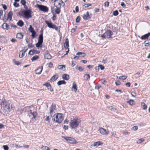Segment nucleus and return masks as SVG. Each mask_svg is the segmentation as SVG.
I'll return each instance as SVG.
<instances>
[{
    "instance_id": "2",
    "label": "nucleus",
    "mask_w": 150,
    "mask_h": 150,
    "mask_svg": "<svg viewBox=\"0 0 150 150\" xmlns=\"http://www.w3.org/2000/svg\"><path fill=\"white\" fill-rule=\"evenodd\" d=\"M32 11L30 8L28 10L23 9L19 15L26 19H28L32 17Z\"/></svg>"
},
{
    "instance_id": "13",
    "label": "nucleus",
    "mask_w": 150,
    "mask_h": 150,
    "mask_svg": "<svg viewBox=\"0 0 150 150\" xmlns=\"http://www.w3.org/2000/svg\"><path fill=\"white\" fill-rule=\"evenodd\" d=\"M13 15V13L12 11H9L7 14V18L6 19V21H7L8 19H9L10 21L11 20L12 18V17Z\"/></svg>"
},
{
    "instance_id": "18",
    "label": "nucleus",
    "mask_w": 150,
    "mask_h": 150,
    "mask_svg": "<svg viewBox=\"0 0 150 150\" xmlns=\"http://www.w3.org/2000/svg\"><path fill=\"white\" fill-rule=\"evenodd\" d=\"M64 46L66 50L69 48V40L68 38H67L65 40V41L64 44Z\"/></svg>"
},
{
    "instance_id": "39",
    "label": "nucleus",
    "mask_w": 150,
    "mask_h": 150,
    "mask_svg": "<svg viewBox=\"0 0 150 150\" xmlns=\"http://www.w3.org/2000/svg\"><path fill=\"white\" fill-rule=\"evenodd\" d=\"M40 52V51L39 50H32V54H39Z\"/></svg>"
},
{
    "instance_id": "10",
    "label": "nucleus",
    "mask_w": 150,
    "mask_h": 150,
    "mask_svg": "<svg viewBox=\"0 0 150 150\" xmlns=\"http://www.w3.org/2000/svg\"><path fill=\"white\" fill-rule=\"evenodd\" d=\"M56 106L55 104H52L50 107V114L51 115L55 112L54 111L56 110Z\"/></svg>"
},
{
    "instance_id": "38",
    "label": "nucleus",
    "mask_w": 150,
    "mask_h": 150,
    "mask_svg": "<svg viewBox=\"0 0 150 150\" xmlns=\"http://www.w3.org/2000/svg\"><path fill=\"white\" fill-rule=\"evenodd\" d=\"M32 33V35H31L32 38H35L36 36V32L34 31L31 33Z\"/></svg>"
},
{
    "instance_id": "55",
    "label": "nucleus",
    "mask_w": 150,
    "mask_h": 150,
    "mask_svg": "<svg viewBox=\"0 0 150 150\" xmlns=\"http://www.w3.org/2000/svg\"><path fill=\"white\" fill-rule=\"evenodd\" d=\"M138 129V127L137 126H134L132 128V129H133L134 131H136Z\"/></svg>"
},
{
    "instance_id": "12",
    "label": "nucleus",
    "mask_w": 150,
    "mask_h": 150,
    "mask_svg": "<svg viewBox=\"0 0 150 150\" xmlns=\"http://www.w3.org/2000/svg\"><path fill=\"white\" fill-rule=\"evenodd\" d=\"M44 58L47 59H50L52 58V57L50 54L49 53L48 51L45 52L44 55Z\"/></svg>"
},
{
    "instance_id": "27",
    "label": "nucleus",
    "mask_w": 150,
    "mask_h": 150,
    "mask_svg": "<svg viewBox=\"0 0 150 150\" xmlns=\"http://www.w3.org/2000/svg\"><path fill=\"white\" fill-rule=\"evenodd\" d=\"M6 41L5 36H0V42L2 43H4Z\"/></svg>"
},
{
    "instance_id": "26",
    "label": "nucleus",
    "mask_w": 150,
    "mask_h": 150,
    "mask_svg": "<svg viewBox=\"0 0 150 150\" xmlns=\"http://www.w3.org/2000/svg\"><path fill=\"white\" fill-rule=\"evenodd\" d=\"M66 83V82L64 80H60L58 81L57 83V84L58 86H60L62 84H65Z\"/></svg>"
},
{
    "instance_id": "49",
    "label": "nucleus",
    "mask_w": 150,
    "mask_h": 150,
    "mask_svg": "<svg viewBox=\"0 0 150 150\" xmlns=\"http://www.w3.org/2000/svg\"><path fill=\"white\" fill-rule=\"evenodd\" d=\"M101 87V86H100L99 84H97L95 86V89H96L98 90L99 89V88Z\"/></svg>"
},
{
    "instance_id": "22",
    "label": "nucleus",
    "mask_w": 150,
    "mask_h": 150,
    "mask_svg": "<svg viewBox=\"0 0 150 150\" xmlns=\"http://www.w3.org/2000/svg\"><path fill=\"white\" fill-rule=\"evenodd\" d=\"M74 89V91L76 92L77 91V86L75 82H74L72 88V89Z\"/></svg>"
},
{
    "instance_id": "63",
    "label": "nucleus",
    "mask_w": 150,
    "mask_h": 150,
    "mask_svg": "<svg viewBox=\"0 0 150 150\" xmlns=\"http://www.w3.org/2000/svg\"><path fill=\"white\" fill-rule=\"evenodd\" d=\"M102 83L104 84H105L107 83V81L104 79H102L101 80Z\"/></svg>"
},
{
    "instance_id": "43",
    "label": "nucleus",
    "mask_w": 150,
    "mask_h": 150,
    "mask_svg": "<svg viewBox=\"0 0 150 150\" xmlns=\"http://www.w3.org/2000/svg\"><path fill=\"white\" fill-rule=\"evenodd\" d=\"M134 102V101L133 100L130 99L127 102V103H128L130 105H133Z\"/></svg>"
},
{
    "instance_id": "41",
    "label": "nucleus",
    "mask_w": 150,
    "mask_h": 150,
    "mask_svg": "<svg viewBox=\"0 0 150 150\" xmlns=\"http://www.w3.org/2000/svg\"><path fill=\"white\" fill-rule=\"evenodd\" d=\"M108 108L112 111H115L116 110L115 108L113 107L112 106H110L108 107Z\"/></svg>"
},
{
    "instance_id": "7",
    "label": "nucleus",
    "mask_w": 150,
    "mask_h": 150,
    "mask_svg": "<svg viewBox=\"0 0 150 150\" xmlns=\"http://www.w3.org/2000/svg\"><path fill=\"white\" fill-rule=\"evenodd\" d=\"M62 137L70 144H76L78 143V142L74 138L64 136H62Z\"/></svg>"
},
{
    "instance_id": "1",
    "label": "nucleus",
    "mask_w": 150,
    "mask_h": 150,
    "mask_svg": "<svg viewBox=\"0 0 150 150\" xmlns=\"http://www.w3.org/2000/svg\"><path fill=\"white\" fill-rule=\"evenodd\" d=\"M13 108L12 105L6 102L4 98L0 99V109L3 113L5 114L9 112Z\"/></svg>"
},
{
    "instance_id": "19",
    "label": "nucleus",
    "mask_w": 150,
    "mask_h": 150,
    "mask_svg": "<svg viewBox=\"0 0 150 150\" xmlns=\"http://www.w3.org/2000/svg\"><path fill=\"white\" fill-rule=\"evenodd\" d=\"M3 28L4 29L8 30L10 29L9 25L6 23H4L2 25Z\"/></svg>"
},
{
    "instance_id": "50",
    "label": "nucleus",
    "mask_w": 150,
    "mask_h": 150,
    "mask_svg": "<svg viewBox=\"0 0 150 150\" xmlns=\"http://www.w3.org/2000/svg\"><path fill=\"white\" fill-rule=\"evenodd\" d=\"M92 5L91 4H85L84 5H83V6L85 8H87L89 6H91Z\"/></svg>"
},
{
    "instance_id": "44",
    "label": "nucleus",
    "mask_w": 150,
    "mask_h": 150,
    "mask_svg": "<svg viewBox=\"0 0 150 150\" xmlns=\"http://www.w3.org/2000/svg\"><path fill=\"white\" fill-rule=\"evenodd\" d=\"M80 20V16H78L76 18V22L77 23H78L79 22Z\"/></svg>"
},
{
    "instance_id": "46",
    "label": "nucleus",
    "mask_w": 150,
    "mask_h": 150,
    "mask_svg": "<svg viewBox=\"0 0 150 150\" xmlns=\"http://www.w3.org/2000/svg\"><path fill=\"white\" fill-rule=\"evenodd\" d=\"M21 55L20 54L21 53H19V57L20 58H22L24 56L25 54V53H24V52H21Z\"/></svg>"
},
{
    "instance_id": "14",
    "label": "nucleus",
    "mask_w": 150,
    "mask_h": 150,
    "mask_svg": "<svg viewBox=\"0 0 150 150\" xmlns=\"http://www.w3.org/2000/svg\"><path fill=\"white\" fill-rule=\"evenodd\" d=\"M43 69V66L39 67L35 70V73L37 74H41Z\"/></svg>"
},
{
    "instance_id": "17",
    "label": "nucleus",
    "mask_w": 150,
    "mask_h": 150,
    "mask_svg": "<svg viewBox=\"0 0 150 150\" xmlns=\"http://www.w3.org/2000/svg\"><path fill=\"white\" fill-rule=\"evenodd\" d=\"M82 17L84 20H87L88 19H90L91 18V17L89 15V13L88 11L86 12V14H84Z\"/></svg>"
},
{
    "instance_id": "48",
    "label": "nucleus",
    "mask_w": 150,
    "mask_h": 150,
    "mask_svg": "<svg viewBox=\"0 0 150 150\" xmlns=\"http://www.w3.org/2000/svg\"><path fill=\"white\" fill-rule=\"evenodd\" d=\"M47 89L48 90H49L50 91L52 92L53 91V88L51 85V84L50 85V86H49L47 88Z\"/></svg>"
},
{
    "instance_id": "32",
    "label": "nucleus",
    "mask_w": 150,
    "mask_h": 150,
    "mask_svg": "<svg viewBox=\"0 0 150 150\" xmlns=\"http://www.w3.org/2000/svg\"><path fill=\"white\" fill-rule=\"evenodd\" d=\"M84 77L85 80L89 81L90 79V75L89 74H86L84 75Z\"/></svg>"
},
{
    "instance_id": "28",
    "label": "nucleus",
    "mask_w": 150,
    "mask_h": 150,
    "mask_svg": "<svg viewBox=\"0 0 150 150\" xmlns=\"http://www.w3.org/2000/svg\"><path fill=\"white\" fill-rule=\"evenodd\" d=\"M93 146H98L101 145L103 144V143H101L100 141H98L96 142H95L93 143Z\"/></svg>"
},
{
    "instance_id": "45",
    "label": "nucleus",
    "mask_w": 150,
    "mask_h": 150,
    "mask_svg": "<svg viewBox=\"0 0 150 150\" xmlns=\"http://www.w3.org/2000/svg\"><path fill=\"white\" fill-rule=\"evenodd\" d=\"M46 118L45 119V120L46 122H47L48 123H50V118H49V116H47V115L46 116Z\"/></svg>"
},
{
    "instance_id": "31",
    "label": "nucleus",
    "mask_w": 150,
    "mask_h": 150,
    "mask_svg": "<svg viewBox=\"0 0 150 150\" xmlns=\"http://www.w3.org/2000/svg\"><path fill=\"white\" fill-rule=\"evenodd\" d=\"M141 105L142 106V108L143 110H146L147 108V106L145 104L144 102H141Z\"/></svg>"
},
{
    "instance_id": "42",
    "label": "nucleus",
    "mask_w": 150,
    "mask_h": 150,
    "mask_svg": "<svg viewBox=\"0 0 150 150\" xmlns=\"http://www.w3.org/2000/svg\"><path fill=\"white\" fill-rule=\"evenodd\" d=\"M28 50V48L27 47H24V48L23 50L21 51L20 52V53H21L22 52H24V53H25V52H26V51H27Z\"/></svg>"
},
{
    "instance_id": "62",
    "label": "nucleus",
    "mask_w": 150,
    "mask_h": 150,
    "mask_svg": "<svg viewBox=\"0 0 150 150\" xmlns=\"http://www.w3.org/2000/svg\"><path fill=\"white\" fill-rule=\"evenodd\" d=\"M2 6L3 8H4V10H5L7 9V7L6 6L5 4H2Z\"/></svg>"
},
{
    "instance_id": "9",
    "label": "nucleus",
    "mask_w": 150,
    "mask_h": 150,
    "mask_svg": "<svg viewBox=\"0 0 150 150\" xmlns=\"http://www.w3.org/2000/svg\"><path fill=\"white\" fill-rule=\"evenodd\" d=\"M28 114L29 117H30L32 115L33 116V118L35 119L38 115V113L36 111H33L31 110H30L28 111Z\"/></svg>"
},
{
    "instance_id": "57",
    "label": "nucleus",
    "mask_w": 150,
    "mask_h": 150,
    "mask_svg": "<svg viewBox=\"0 0 150 150\" xmlns=\"http://www.w3.org/2000/svg\"><path fill=\"white\" fill-rule=\"evenodd\" d=\"M3 147L4 150H8L9 149L7 145H4L3 146Z\"/></svg>"
},
{
    "instance_id": "29",
    "label": "nucleus",
    "mask_w": 150,
    "mask_h": 150,
    "mask_svg": "<svg viewBox=\"0 0 150 150\" xmlns=\"http://www.w3.org/2000/svg\"><path fill=\"white\" fill-rule=\"evenodd\" d=\"M144 43L145 44V46L146 47H148L150 45V38L149 40L148 41L145 40L144 42Z\"/></svg>"
},
{
    "instance_id": "5",
    "label": "nucleus",
    "mask_w": 150,
    "mask_h": 150,
    "mask_svg": "<svg viewBox=\"0 0 150 150\" xmlns=\"http://www.w3.org/2000/svg\"><path fill=\"white\" fill-rule=\"evenodd\" d=\"M62 114L60 113H57L55 114L53 116V117L55 116V118L56 119V122L59 124L61 123L63 120L64 118L62 116Z\"/></svg>"
},
{
    "instance_id": "51",
    "label": "nucleus",
    "mask_w": 150,
    "mask_h": 150,
    "mask_svg": "<svg viewBox=\"0 0 150 150\" xmlns=\"http://www.w3.org/2000/svg\"><path fill=\"white\" fill-rule=\"evenodd\" d=\"M28 47L29 48H31L34 47V45H33L32 43H29L28 45Z\"/></svg>"
},
{
    "instance_id": "16",
    "label": "nucleus",
    "mask_w": 150,
    "mask_h": 150,
    "mask_svg": "<svg viewBox=\"0 0 150 150\" xmlns=\"http://www.w3.org/2000/svg\"><path fill=\"white\" fill-rule=\"evenodd\" d=\"M150 36V32L148 33H147L146 34H145L143 35H142L141 38L142 40H146V39H148L149 37Z\"/></svg>"
},
{
    "instance_id": "54",
    "label": "nucleus",
    "mask_w": 150,
    "mask_h": 150,
    "mask_svg": "<svg viewBox=\"0 0 150 150\" xmlns=\"http://www.w3.org/2000/svg\"><path fill=\"white\" fill-rule=\"evenodd\" d=\"M76 69H78L80 71H82L84 69L81 67H78V68H76Z\"/></svg>"
},
{
    "instance_id": "11",
    "label": "nucleus",
    "mask_w": 150,
    "mask_h": 150,
    "mask_svg": "<svg viewBox=\"0 0 150 150\" xmlns=\"http://www.w3.org/2000/svg\"><path fill=\"white\" fill-rule=\"evenodd\" d=\"M98 130L101 134L103 135H107L109 133L108 130L106 131L103 128H100Z\"/></svg>"
},
{
    "instance_id": "23",
    "label": "nucleus",
    "mask_w": 150,
    "mask_h": 150,
    "mask_svg": "<svg viewBox=\"0 0 150 150\" xmlns=\"http://www.w3.org/2000/svg\"><path fill=\"white\" fill-rule=\"evenodd\" d=\"M17 25L20 27H22L23 26L24 23L22 20H20L17 23Z\"/></svg>"
},
{
    "instance_id": "20",
    "label": "nucleus",
    "mask_w": 150,
    "mask_h": 150,
    "mask_svg": "<svg viewBox=\"0 0 150 150\" xmlns=\"http://www.w3.org/2000/svg\"><path fill=\"white\" fill-rule=\"evenodd\" d=\"M76 55H79V57H85L86 54L84 52H77Z\"/></svg>"
},
{
    "instance_id": "60",
    "label": "nucleus",
    "mask_w": 150,
    "mask_h": 150,
    "mask_svg": "<svg viewBox=\"0 0 150 150\" xmlns=\"http://www.w3.org/2000/svg\"><path fill=\"white\" fill-rule=\"evenodd\" d=\"M29 106H28V107L27 106L26 107H24L23 108V111H24L25 112H26L27 111V110L29 109Z\"/></svg>"
},
{
    "instance_id": "47",
    "label": "nucleus",
    "mask_w": 150,
    "mask_h": 150,
    "mask_svg": "<svg viewBox=\"0 0 150 150\" xmlns=\"http://www.w3.org/2000/svg\"><path fill=\"white\" fill-rule=\"evenodd\" d=\"M13 5L15 7H18L19 6V4L16 2H15L13 3Z\"/></svg>"
},
{
    "instance_id": "33",
    "label": "nucleus",
    "mask_w": 150,
    "mask_h": 150,
    "mask_svg": "<svg viewBox=\"0 0 150 150\" xmlns=\"http://www.w3.org/2000/svg\"><path fill=\"white\" fill-rule=\"evenodd\" d=\"M39 58V56L36 55H35L32 57V58L31 59V60L32 61H34L38 59Z\"/></svg>"
},
{
    "instance_id": "64",
    "label": "nucleus",
    "mask_w": 150,
    "mask_h": 150,
    "mask_svg": "<svg viewBox=\"0 0 150 150\" xmlns=\"http://www.w3.org/2000/svg\"><path fill=\"white\" fill-rule=\"evenodd\" d=\"M109 2L108 1H106L104 3V6L105 7H108L109 6Z\"/></svg>"
},
{
    "instance_id": "24",
    "label": "nucleus",
    "mask_w": 150,
    "mask_h": 150,
    "mask_svg": "<svg viewBox=\"0 0 150 150\" xmlns=\"http://www.w3.org/2000/svg\"><path fill=\"white\" fill-rule=\"evenodd\" d=\"M43 42L38 41V42L36 44V47L37 48L42 47Z\"/></svg>"
},
{
    "instance_id": "52",
    "label": "nucleus",
    "mask_w": 150,
    "mask_h": 150,
    "mask_svg": "<svg viewBox=\"0 0 150 150\" xmlns=\"http://www.w3.org/2000/svg\"><path fill=\"white\" fill-rule=\"evenodd\" d=\"M98 66L99 68H100L101 70H103L105 68L104 66L102 65H99Z\"/></svg>"
},
{
    "instance_id": "36",
    "label": "nucleus",
    "mask_w": 150,
    "mask_h": 150,
    "mask_svg": "<svg viewBox=\"0 0 150 150\" xmlns=\"http://www.w3.org/2000/svg\"><path fill=\"white\" fill-rule=\"evenodd\" d=\"M28 30L31 33L35 31L31 25H30L29 27L28 28Z\"/></svg>"
},
{
    "instance_id": "37",
    "label": "nucleus",
    "mask_w": 150,
    "mask_h": 150,
    "mask_svg": "<svg viewBox=\"0 0 150 150\" xmlns=\"http://www.w3.org/2000/svg\"><path fill=\"white\" fill-rule=\"evenodd\" d=\"M112 14L115 16H117L119 14L118 11L117 10H116L113 11L112 12Z\"/></svg>"
},
{
    "instance_id": "56",
    "label": "nucleus",
    "mask_w": 150,
    "mask_h": 150,
    "mask_svg": "<svg viewBox=\"0 0 150 150\" xmlns=\"http://www.w3.org/2000/svg\"><path fill=\"white\" fill-rule=\"evenodd\" d=\"M56 15L55 14H53V16L52 17V20L53 21H55L56 19Z\"/></svg>"
},
{
    "instance_id": "8",
    "label": "nucleus",
    "mask_w": 150,
    "mask_h": 150,
    "mask_svg": "<svg viewBox=\"0 0 150 150\" xmlns=\"http://www.w3.org/2000/svg\"><path fill=\"white\" fill-rule=\"evenodd\" d=\"M45 22L49 28L54 29L55 30L57 31L58 27L55 25L53 24L51 22H49L47 21H45Z\"/></svg>"
},
{
    "instance_id": "61",
    "label": "nucleus",
    "mask_w": 150,
    "mask_h": 150,
    "mask_svg": "<svg viewBox=\"0 0 150 150\" xmlns=\"http://www.w3.org/2000/svg\"><path fill=\"white\" fill-rule=\"evenodd\" d=\"M6 19V13H5L4 15V16L3 17L2 20L4 22H6L7 21H6L5 20Z\"/></svg>"
},
{
    "instance_id": "30",
    "label": "nucleus",
    "mask_w": 150,
    "mask_h": 150,
    "mask_svg": "<svg viewBox=\"0 0 150 150\" xmlns=\"http://www.w3.org/2000/svg\"><path fill=\"white\" fill-rule=\"evenodd\" d=\"M43 35L42 34H40L39 35L38 41L43 42Z\"/></svg>"
},
{
    "instance_id": "40",
    "label": "nucleus",
    "mask_w": 150,
    "mask_h": 150,
    "mask_svg": "<svg viewBox=\"0 0 150 150\" xmlns=\"http://www.w3.org/2000/svg\"><path fill=\"white\" fill-rule=\"evenodd\" d=\"M61 8H57L55 10V12L56 14H59L60 13V9Z\"/></svg>"
},
{
    "instance_id": "21",
    "label": "nucleus",
    "mask_w": 150,
    "mask_h": 150,
    "mask_svg": "<svg viewBox=\"0 0 150 150\" xmlns=\"http://www.w3.org/2000/svg\"><path fill=\"white\" fill-rule=\"evenodd\" d=\"M62 78L64 79L67 81L69 79V76L67 74H64L62 76Z\"/></svg>"
},
{
    "instance_id": "6",
    "label": "nucleus",
    "mask_w": 150,
    "mask_h": 150,
    "mask_svg": "<svg viewBox=\"0 0 150 150\" xmlns=\"http://www.w3.org/2000/svg\"><path fill=\"white\" fill-rule=\"evenodd\" d=\"M35 7L38 8L40 11L44 12H47L49 10L48 8L46 6L37 4Z\"/></svg>"
},
{
    "instance_id": "35",
    "label": "nucleus",
    "mask_w": 150,
    "mask_h": 150,
    "mask_svg": "<svg viewBox=\"0 0 150 150\" xmlns=\"http://www.w3.org/2000/svg\"><path fill=\"white\" fill-rule=\"evenodd\" d=\"M127 77L126 76L123 75L119 76L118 78L122 80H124L126 79L127 78Z\"/></svg>"
},
{
    "instance_id": "4",
    "label": "nucleus",
    "mask_w": 150,
    "mask_h": 150,
    "mask_svg": "<svg viewBox=\"0 0 150 150\" xmlns=\"http://www.w3.org/2000/svg\"><path fill=\"white\" fill-rule=\"evenodd\" d=\"M80 122L78 121L77 118H75L71 120L70 122V125L72 128L75 129L79 126Z\"/></svg>"
},
{
    "instance_id": "53",
    "label": "nucleus",
    "mask_w": 150,
    "mask_h": 150,
    "mask_svg": "<svg viewBox=\"0 0 150 150\" xmlns=\"http://www.w3.org/2000/svg\"><path fill=\"white\" fill-rule=\"evenodd\" d=\"M14 146H15L18 149H20V148H22L23 147V146H20V145H18V144H14Z\"/></svg>"
},
{
    "instance_id": "3",
    "label": "nucleus",
    "mask_w": 150,
    "mask_h": 150,
    "mask_svg": "<svg viewBox=\"0 0 150 150\" xmlns=\"http://www.w3.org/2000/svg\"><path fill=\"white\" fill-rule=\"evenodd\" d=\"M113 34V32L111 30H108L101 35V37L103 39H112V36Z\"/></svg>"
},
{
    "instance_id": "59",
    "label": "nucleus",
    "mask_w": 150,
    "mask_h": 150,
    "mask_svg": "<svg viewBox=\"0 0 150 150\" xmlns=\"http://www.w3.org/2000/svg\"><path fill=\"white\" fill-rule=\"evenodd\" d=\"M21 3L22 5H23L26 4V2L25 0H21Z\"/></svg>"
},
{
    "instance_id": "34",
    "label": "nucleus",
    "mask_w": 150,
    "mask_h": 150,
    "mask_svg": "<svg viewBox=\"0 0 150 150\" xmlns=\"http://www.w3.org/2000/svg\"><path fill=\"white\" fill-rule=\"evenodd\" d=\"M58 69L60 70H62V69L63 68L64 69L65 68V66L64 65H59V66H58L57 67Z\"/></svg>"
},
{
    "instance_id": "58",
    "label": "nucleus",
    "mask_w": 150,
    "mask_h": 150,
    "mask_svg": "<svg viewBox=\"0 0 150 150\" xmlns=\"http://www.w3.org/2000/svg\"><path fill=\"white\" fill-rule=\"evenodd\" d=\"M50 83L48 82L46 83H45L44 84H43V86H45L46 87H47V88L49 86H50Z\"/></svg>"
},
{
    "instance_id": "15",
    "label": "nucleus",
    "mask_w": 150,
    "mask_h": 150,
    "mask_svg": "<svg viewBox=\"0 0 150 150\" xmlns=\"http://www.w3.org/2000/svg\"><path fill=\"white\" fill-rule=\"evenodd\" d=\"M58 78V74H56L51 78L50 80L51 82H54L56 81Z\"/></svg>"
},
{
    "instance_id": "25",
    "label": "nucleus",
    "mask_w": 150,
    "mask_h": 150,
    "mask_svg": "<svg viewBox=\"0 0 150 150\" xmlns=\"http://www.w3.org/2000/svg\"><path fill=\"white\" fill-rule=\"evenodd\" d=\"M23 35L21 33H17L16 37L17 38H18L19 39H21L23 38Z\"/></svg>"
}]
</instances>
